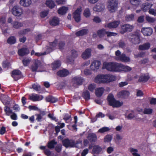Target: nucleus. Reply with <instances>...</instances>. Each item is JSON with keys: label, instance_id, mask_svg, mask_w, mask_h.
<instances>
[{"label": "nucleus", "instance_id": "nucleus-1", "mask_svg": "<svg viewBox=\"0 0 156 156\" xmlns=\"http://www.w3.org/2000/svg\"><path fill=\"white\" fill-rule=\"evenodd\" d=\"M116 77L111 74H99L94 79L95 82L98 83H107L115 80Z\"/></svg>", "mask_w": 156, "mask_h": 156}, {"label": "nucleus", "instance_id": "nucleus-2", "mask_svg": "<svg viewBox=\"0 0 156 156\" xmlns=\"http://www.w3.org/2000/svg\"><path fill=\"white\" fill-rule=\"evenodd\" d=\"M119 63L114 62H105L103 63L102 69L112 72H118Z\"/></svg>", "mask_w": 156, "mask_h": 156}, {"label": "nucleus", "instance_id": "nucleus-3", "mask_svg": "<svg viewBox=\"0 0 156 156\" xmlns=\"http://www.w3.org/2000/svg\"><path fill=\"white\" fill-rule=\"evenodd\" d=\"M108 105L113 108H119L122 106L123 103L122 101L116 100L114 98L113 95L112 93L109 94L107 98Z\"/></svg>", "mask_w": 156, "mask_h": 156}, {"label": "nucleus", "instance_id": "nucleus-4", "mask_svg": "<svg viewBox=\"0 0 156 156\" xmlns=\"http://www.w3.org/2000/svg\"><path fill=\"white\" fill-rule=\"evenodd\" d=\"M129 40L133 44H138L140 43L141 35L140 33L137 31H136L129 35Z\"/></svg>", "mask_w": 156, "mask_h": 156}, {"label": "nucleus", "instance_id": "nucleus-5", "mask_svg": "<svg viewBox=\"0 0 156 156\" xmlns=\"http://www.w3.org/2000/svg\"><path fill=\"white\" fill-rule=\"evenodd\" d=\"M62 143L63 145L66 148L74 147H76V145L78 144L79 141L77 140L75 141L73 139L66 138L62 140Z\"/></svg>", "mask_w": 156, "mask_h": 156}, {"label": "nucleus", "instance_id": "nucleus-6", "mask_svg": "<svg viewBox=\"0 0 156 156\" xmlns=\"http://www.w3.org/2000/svg\"><path fill=\"white\" fill-rule=\"evenodd\" d=\"M118 5L117 0H109L108 5L109 11L111 12H115L117 8Z\"/></svg>", "mask_w": 156, "mask_h": 156}, {"label": "nucleus", "instance_id": "nucleus-7", "mask_svg": "<svg viewBox=\"0 0 156 156\" xmlns=\"http://www.w3.org/2000/svg\"><path fill=\"white\" fill-rule=\"evenodd\" d=\"M23 10L21 7L17 5L14 6L12 9V13L15 16H20L23 13Z\"/></svg>", "mask_w": 156, "mask_h": 156}, {"label": "nucleus", "instance_id": "nucleus-8", "mask_svg": "<svg viewBox=\"0 0 156 156\" xmlns=\"http://www.w3.org/2000/svg\"><path fill=\"white\" fill-rule=\"evenodd\" d=\"M43 98L42 95L35 93L30 94L29 95L28 97V99L34 102L41 101L43 99Z\"/></svg>", "mask_w": 156, "mask_h": 156}, {"label": "nucleus", "instance_id": "nucleus-9", "mask_svg": "<svg viewBox=\"0 0 156 156\" xmlns=\"http://www.w3.org/2000/svg\"><path fill=\"white\" fill-rule=\"evenodd\" d=\"M133 27L129 24H125L122 25L120 32L124 34L126 32H129L132 31Z\"/></svg>", "mask_w": 156, "mask_h": 156}, {"label": "nucleus", "instance_id": "nucleus-10", "mask_svg": "<svg viewBox=\"0 0 156 156\" xmlns=\"http://www.w3.org/2000/svg\"><path fill=\"white\" fill-rule=\"evenodd\" d=\"M101 65V62L98 60H94L91 63L90 68L92 71H97Z\"/></svg>", "mask_w": 156, "mask_h": 156}, {"label": "nucleus", "instance_id": "nucleus-11", "mask_svg": "<svg viewBox=\"0 0 156 156\" xmlns=\"http://www.w3.org/2000/svg\"><path fill=\"white\" fill-rule=\"evenodd\" d=\"M12 76L15 80L17 81L22 77V74L20 70L16 69L12 71Z\"/></svg>", "mask_w": 156, "mask_h": 156}, {"label": "nucleus", "instance_id": "nucleus-12", "mask_svg": "<svg viewBox=\"0 0 156 156\" xmlns=\"http://www.w3.org/2000/svg\"><path fill=\"white\" fill-rule=\"evenodd\" d=\"M81 12V9L77 8L73 13V17L75 21L78 23L81 20L80 14Z\"/></svg>", "mask_w": 156, "mask_h": 156}, {"label": "nucleus", "instance_id": "nucleus-13", "mask_svg": "<svg viewBox=\"0 0 156 156\" xmlns=\"http://www.w3.org/2000/svg\"><path fill=\"white\" fill-rule=\"evenodd\" d=\"M41 64L40 61L35 59L34 60L33 64L31 66V69L32 72H36Z\"/></svg>", "mask_w": 156, "mask_h": 156}, {"label": "nucleus", "instance_id": "nucleus-14", "mask_svg": "<svg viewBox=\"0 0 156 156\" xmlns=\"http://www.w3.org/2000/svg\"><path fill=\"white\" fill-rule=\"evenodd\" d=\"M131 70V68L129 66H124L122 64L119 63L118 72L121 71L128 72Z\"/></svg>", "mask_w": 156, "mask_h": 156}, {"label": "nucleus", "instance_id": "nucleus-15", "mask_svg": "<svg viewBox=\"0 0 156 156\" xmlns=\"http://www.w3.org/2000/svg\"><path fill=\"white\" fill-rule=\"evenodd\" d=\"M120 22L119 20L115 21L107 24V27L109 29L117 28L120 24Z\"/></svg>", "mask_w": 156, "mask_h": 156}, {"label": "nucleus", "instance_id": "nucleus-16", "mask_svg": "<svg viewBox=\"0 0 156 156\" xmlns=\"http://www.w3.org/2000/svg\"><path fill=\"white\" fill-rule=\"evenodd\" d=\"M141 32L144 36H150L153 32V30L150 27L143 28L141 29Z\"/></svg>", "mask_w": 156, "mask_h": 156}, {"label": "nucleus", "instance_id": "nucleus-17", "mask_svg": "<svg viewBox=\"0 0 156 156\" xmlns=\"http://www.w3.org/2000/svg\"><path fill=\"white\" fill-rule=\"evenodd\" d=\"M91 50L88 48L83 52L81 55L82 57L84 59H86L89 58L91 56Z\"/></svg>", "mask_w": 156, "mask_h": 156}, {"label": "nucleus", "instance_id": "nucleus-18", "mask_svg": "<svg viewBox=\"0 0 156 156\" xmlns=\"http://www.w3.org/2000/svg\"><path fill=\"white\" fill-rule=\"evenodd\" d=\"M87 137L89 141L91 143L95 142L97 140V136L96 134L94 133L88 134Z\"/></svg>", "mask_w": 156, "mask_h": 156}, {"label": "nucleus", "instance_id": "nucleus-19", "mask_svg": "<svg viewBox=\"0 0 156 156\" xmlns=\"http://www.w3.org/2000/svg\"><path fill=\"white\" fill-rule=\"evenodd\" d=\"M72 56H68L67 58V60L69 62H73L74 58L77 57L78 55L77 52L75 50H72L71 51Z\"/></svg>", "mask_w": 156, "mask_h": 156}, {"label": "nucleus", "instance_id": "nucleus-20", "mask_svg": "<svg viewBox=\"0 0 156 156\" xmlns=\"http://www.w3.org/2000/svg\"><path fill=\"white\" fill-rule=\"evenodd\" d=\"M152 4L149 3H145L142 4L141 6V10L144 12L147 11L152 7Z\"/></svg>", "mask_w": 156, "mask_h": 156}, {"label": "nucleus", "instance_id": "nucleus-21", "mask_svg": "<svg viewBox=\"0 0 156 156\" xmlns=\"http://www.w3.org/2000/svg\"><path fill=\"white\" fill-rule=\"evenodd\" d=\"M69 74V71L65 69L60 70L57 73L58 76L61 77L66 76Z\"/></svg>", "mask_w": 156, "mask_h": 156}, {"label": "nucleus", "instance_id": "nucleus-22", "mask_svg": "<svg viewBox=\"0 0 156 156\" xmlns=\"http://www.w3.org/2000/svg\"><path fill=\"white\" fill-rule=\"evenodd\" d=\"M29 53V50L26 48H22L18 50V54L21 56L27 55Z\"/></svg>", "mask_w": 156, "mask_h": 156}, {"label": "nucleus", "instance_id": "nucleus-23", "mask_svg": "<svg viewBox=\"0 0 156 156\" xmlns=\"http://www.w3.org/2000/svg\"><path fill=\"white\" fill-rule=\"evenodd\" d=\"M74 84L79 85H82L83 81V79L80 77L76 76L73 79Z\"/></svg>", "mask_w": 156, "mask_h": 156}, {"label": "nucleus", "instance_id": "nucleus-24", "mask_svg": "<svg viewBox=\"0 0 156 156\" xmlns=\"http://www.w3.org/2000/svg\"><path fill=\"white\" fill-rule=\"evenodd\" d=\"M129 92L127 90H121L118 94V96L119 98H126L129 96Z\"/></svg>", "mask_w": 156, "mask_h": 156}, {"label": "nucleus", "instance_id": "nucleus-25", "mask_svg": "<svg viewBox=\"0 0 156 156\" xmlns=\"http://www.w3.org/2000/svg\"><path fill=\"white\" fill-rule=\"evenodd\" d=\"M150 78V77L148 75H143L140 76L138 81L140 83H145L148 81Z\"/></svg>", "mask_w": 156, "mask_h": 156}, {"label": "nucleus", "instance_id": "nucleus-26", "mask_svg": "<svg viewBox=\"0 0 156 156\" xmlns=\"http://www.w3.org/2000/svg\"><path fill=\"white\" fill-rule=\"evenodd\" d=\"M47 102L51 103H55L58 101V98L51 95H49L45 98Z\"/></svg>", "mask_w": 156, "mask_h": 156}, {"label": "nucleus", "instance_id": "nucleus-27", "mask_svg": "<svg viewBox=\"0 0 156 156\" xmlns=\"http://www.w3.org/2000/svg\"><path fill=\"white\" fill-rule=\"evenodd\" d=\"M105 8L103 5L99 4H96L93 8L94 11L95 12H100L103 11Z\"/></svg>", "mask_w": 156, "mask_h": 156}, {"label": "nucleus", "instance_id": "nucleus-28", "mask_svg": "<svg viewBox=\"0 0 156 156\" xmlns=\"http://www.w3.org/2000/svg\"><path fill=\"white\" fill-rule=\"evenodd\" d=\"M59 23V20L58 18L55 16L49 22L50 25L53 26H55L58 25Z\"/></svg>", "mask_w": 156, "mask_h": 156}, {"label": "nucleus", "instance_id": "nucleus-29", "mask_svg": "<svg viewBox=\"0 0 156 156\" xmlns=\"http://www.w3.org/2000/svg\"><path fill=\"white\" fill-rule=\"evenodd\" d=\"M118 60L124 62H129L130 61V59L128 57L126 56L124 54H122L118 57Z\"/></svg>", "mask_w": 156, "mask_h": 156}, {"label": "nucleus", "instance_id": "nucleus-30", "mask_svg": "<svg viewBox=\"0 0 156 156\" xmlns=\"http://www.w3.org/2000/svg\"><path fill=\"white\" fill-rule=\"evenodd\" d=\"M57 42L58 40L56 39H55L52 42H49L50 47L47 48V49H48L51 51H52L56 47Z\"/></svg>", "mask_w": 156, "mask_h": 156}, {"label": "nucleus", "instance_id": "nucleus-31", "mask_svg": "<svg viewBox=\"0 0 156 156\" xmlns=\"http://www.w3.org/2000/svg\"><path fill=\"white\" fill-rule=\"evenodd\" d=\"M150 44L149 43H146L139 46V49L140 50H148L150 47Z\"/></svg>", "mask_w": 156, "mask_h": 156}, {"label": "nucleus", "instance_id": "nucleus-32", "mask_svg": "<svg viewBox=\"0 0 156 156\" xmlns=\"http://www.w3.org/2000/svg\"><path fill=\"white\" fill-rule=\"evenodd\" d=\"M57 144V142L55 139H53L49 142L47 143V147L49 149H54L55 146Z\"/></svg>", "mask_w": 156, "mask_h": 156}, {"label": "nucleus", "instance_id": "nucleus-33", "mask_svg": "<svg viewBox=\"0 0 156 156\" xmlns=\"http://www.w3.org/2000/svg\"><path fill=\"white\" fill-rule=\"evenodd\" d=\"M61 65V62L59 60H57L54 61L52 64V69L55 70L59 68Z\"/></svg>", "mask_w": 156, "mask_h": 156}, {"label": "nucleus", "instance_id": "nucleus-34", "mask_svg": "<svg viewBox=\"0 0 156 156\" xmlns=\"http://www.w3.org/2000/svg\"><path fill=\"white\" fill-rule=\"evenodd\" d=\"M88 32V30L87 29H83L76 32L75 33V35L77 36H83L87 34Z\"/></svg>", "mask_w": 156, "mask_h": 156}, {"label": "nucleus", "instance_id": "nucleus-35", "mask_svg": "<svg viewBox=\"0 0 156 156\" xmlns=\"http://www.w3.org/2000/svg\"><path fill=\"white\" fill-rule=\"evenodd\" d=\"M104 92V88L102 87H99L96 90L95 94L97 97H101Z\"/></svg>", "mask_w": 156, "mask_h": 156}, {"label": "nucleus", "instance_id": "nucleus-36", "mask_svg": "<svg viewBox=\"0 0 156 156\" xmlns=\"http://www.w3.org/2000/svg\"><path fill=\"white\" fill-rule=\"evenodd\" d=\"M68 10V7L62 6L58 9V13L62 15L65 14Z\"/></svg>", "mask_w": 156, "mask_h": 156}, {"label": "nucleus", "instance_id": "nucleus-37", "mask_svg": "<svg viewBox=\"0 0 156 156\" xmlns=\"http://www.w3.org/2000/svg\"><path fill=\"white\" fill-rule=\"evenodd\" d=\"M31 3V0H20V4L24 7L29 6Z\"/></svg>", "mask_w": 156, "mask_h": 156}, {"label": "nucleus", "instance_id": "nucleus-38", "mask_svg": "<svg viewBox=\"0 0 156 156\" xmlns=\"http://www.w3.org/2000/svg\"><path fill=\"white\" fill-rule=\"evenodd\" d=\"M102 151V148L98 145H95L93 147L92 152L94 154H98Z\"/></svg>", "mask_w": 156, "mask_h": 156}, {"label": "nucleus", "instance_id": "nucleus-39", "mask_svg": "<svg viewBox=\"0 0 156 156\" xmlns=\"http://www.w3.org/2000/svg\"><path fill=\"white\" fill-rule=\"evenodd\" d=\"M12 24L13 28L16 29H18L22 27L23 24L22 23L17 21H14Z\"/></svg>", "mask_w": 156, "mask_h": 156}, {"label": "nucleus", "instance_id": "nucleus-40", "mask_svg": "<svg viewBox=\"0 0 156 156\" xmlns=\"http://www.w3.org/2000/svg\"><path fill=\"white\" fill-rule=\"evenodd\" d=\"M82 96L86 101H88L90 99V93L87 90H85L83 92Z\"/></svg>", "mask_w": 156, "mask_h": 156}, {"label": "nucleus", "instance_id": "nucleus-41", "mask_svg": "<svg viewBox=\"0 0 156 156\" xmlns=\"http://www.w3.org/2000/svg\"><path fill=\"white\" fill-rule=\"evenodd\" d=\"M47 6L50 9L53 8L55 6L54 2L52 0H46L45 3Z\"/></svg>", "mask_w": 156, "mask_h": 156}, {"label": "nucleus", "instance_id": "nucleus-42", "mask_svg": "<svg viewBox=\"0 0 156 156\" xmlns=\"http://www.w3.org/2000/svg\"><path fill=\"white\" fill-rule=\"evenodd\" d=\"M30 31V28H27L24 29L23 30H21L18 32V34L19 36L20 37H21L22 36L25 35L27 33Z\"/></svg>", "mask_w": 156, "mask_h": 156}, {"label": "nucleus", "instance_id": "nucleus-43", "mask_svg": "<svg viewBox=\"0 0 156 156\" xmlns=\"http://www.w3.org/2000/svg\"><path fill=\"white\" fill-rule=\"evenodd\" d=\"M4 109L6 115L9 116L10 114L12 113V110L8 106H6L4 107Z\"/></svg>", "mask_w": 156, "mask_h": 156}, {"label": "nucleus", "instance_id": "nucleus-44", "mask_svg": "<svg viewBox=\"0 0 156 156\" xmlns=\"http://www.w3.org/2000/svg\"><path fill=\"white\" fill-rule=\"evenodd\" d=\"M106 32L105 30L103 28L101 30H98L97 31V33L99 37H104L105 35L106 34Z\"/></svg>", "mask_w": 156, "mask_h": 156}, {"label": "nucleus", "instance_id": "nucleus-45", "mask_svg": "<svg viewBox=\"0 0 156 156\" xmlns=\"http://www.w3.org/2000/svg\"><path fill=\"white\" fill-rule=\"evenodd\" d=\"M16 39L14 36L10 37L7 40V42L10 44H12L16 42Z\"/></svg>", "mask_w": 156, "mask_h": 156}, {"label": "nucleus", "instance_id": "nucleus-46", "mask_svg": "<svg viewBox=\"0 0 156 156\" xmlns=\"http://www.w3.org/2000/svg\"><path fill=\"white\" fill-rule=\"evenodd\" d=\"M130 3L135 6H138L141 2V0H130Z\"/></svg>", "mask_w": 156, "mask_h": 156}, {"label": "nucleus", "instance_id": "nucleus-47", "mask_svg": "<svg viewBox=\"0 0 156 156\" xmlns=\"http://www.w3.org/2000/svg\"><path fill=\"white\" fill-rule=\"evenodd\" d=\"M30 61L31 59L28 58H24L22 61L23 66H28Z\"/></svg>", "mask_w": 156, "mask_h": 156}, {"label": "nucleus", "instance_id": "nucleus-48", "mask_svg": "<svg viewBox=\"0 0 156 156\" xmlns=\"http://www.w3.org/2000/svg\"><path fill=\"white\" fill-rule=\"evenodd\" d=\"M112 135L108 134L104 137V142H110L112 140Z\"/></svg>", "mask_w": 156, "mask_h": 156}, {"label": "nucleus", "instance_id": "nucleus-49", "mask_svg": "<svg viewBox=\"0 0 156 156\" xmlns=\"http://www.w3.org/2000/svg\"><path fill=\"white\" fill-rule=\"evenodd\" d=\"M84 16L86 17H88L90 15V12L89 9L88 8L86 9L83 12Z\"/></svg>", "mask_w": 156, "mask_h": 156}, {"label": "nucleus", "instance_id": "nucleus-50", "mask_svg": "<svg viewBox=\"0 0 156 156\" xmlns=\"http://www.w3.org/2000/svg\"><path fill=\"white\" fill-rule=\"evenodd\" d=\"M145 53L144 52H139L137 54H135L134 55V57L136 58H143L144 57L145 55Z\"/></svg>", "mask_w": 156, "mask_h": 156}, {"label": "nucleus", "instance_id": "nucleus-51", "mask_svg": "<svg viewBox=\"0 0 156 156\" xmlns=\"http://www.w3.org/2000/svg\"><path fill=\"white\" fill-rule=\"evenodd\" d=\"M110 130L108 127H103L101 128L98 131V132L101 133H103L105 132H107L109 131Z\"/></svg>", "mask_w": 156, "mask_h": 156}, {"label": "nucleus", "instance_id": "nucleus-52", "mask_svg": "<svg viewBox=\"0 0 156 156\" xmlns=\"http://www.w3.org/2000/svg\"><path fill=\"white\" fill-rule=\"evenodd\" d=\"M153 110L150 108H145L144 109L143 113L145 114H150L152 113Z\"/></svg>", "mask_w": 156, "mask_h": 156}, {"label": "nucleus", "instance_id": "nucleus-53", "mask_svg": "<svg viewBox=\"0 0 156 156\" xmlns=\"http://www.w3.org/2000/svg\"><path fill=\"white\" fill-rule=\"evenodd\" d=\"M58 46L60 49H63L65 45V43L64 41H60L58 43Z\"/></svg>", "mask_w": 156, "mask_h": 156}, {"label": "nucleus", "instance_id": "nucleus-54", "mask_svg": "<svg viewBox=\"0 0 156 156\" xmlns=\"http://www.w3.org/2000/svg\"><path fill=\"white\" fill-rule=\"evenodd\" d=\"M32 87L37 91H39L41 90V87L38 84H34L32 85Z\"/></svg>", "mask_w": 156, "mask_h": 156}, {"label": "nucleus", "instance_id": "nucleus-55", "mask_svg": "<svg viewBox=\"0 0 156 156\" xmlns=\"http://www.w3.org/2000/svg\"><path fill=\"white\" fill-rule=\"evenodd\" d=\"M146 20L150 23H154V22L156 19L155 18L150 17L149 16H147L146 17Z\"/></svg>", "mask_w": 156, "mask_h": 156}, {"label": "nucleus", "instance_id": "nucleus-56", "mask_svg": "<svg viewBox=\"0 0 156 156\" xmlns=\"http://www.w3.org/2000/svg\"><path fill=\"white\" fill-rule=\"evenodd\" d=\"M149 103L151 105H156V98L149 97Z\"/></svg>", "mask_w": 156, "mask_h": 156}, {"label": "nucleus", "instance_id": "nucleus-57", "mask_svg": "<svg viewBox=\"0 0 156 156\" xmlns=\"http://www.w3.org/2000/svg\"><path fill=\"white\" fill-rule=\"evenodd\" d=\"M134 18V15L133 14H131L127 16L126 18V20L127 21H130L133 20Z\"/></svg>", "mask_w": 156, "mask_h": 156}, {"label": "nucleus", "instance_id": "nucleus-58", "mask_svg": "<svg viewBox=\"0 0 156 156\" xmlns=\"http://www.w3.org/2000/svg\"><path fill=\"white\" fill-rule=\"evenodd\" d=\"M48 13V12L47 11H43L40 13V16L41 18H44L47 16Z\"/></svg>", "mask_w": 156, "mask_h": 156}, {"label": "nucleus", "instance_id": "nucleus-59", "mask_svg": "<svg viewBox=\"0 0 156 156\" xmlns=\"http://www.w3.org/2000/svg\"><path fill=\"white\" fill-rule=\"evenodd\" d=\"M95 87V85L93 83V84H90V85H89L88 86V90L92 92L94 90Z\"/></svg>", "mask_w": 156, "mask_h": 156}, {"label": "nucleus", "instance_id": "nucleus-60", "mask_svg": "<svg viewBox=\"0 0 156 156\" xmlns=\"http://www.w3.org/2000/svg\"><path fill=\"white\" fill-rule=\"evenodd\" d=\"M62 149V146L61 144H58L55 147V150L58 153H60Z\"/></svg>", "mask_w": 156, "mask_h": 156}, {"label": "nucleus", "instance_id": "nucleus-61", "mask_svg": "<svg viewBox=\"0 0 156 156\" xmlns=\"http://www.w3.org/2000/svg\"><path fill=\"white\" fill-rule=\"evenodd\" d=\"M6 22V19L4 17H2L0 18V25L1 27V25L4 24Z\"/></svg>", "mask_w": 156, "mask_h": 156}, {"label": "nucleus", "instance_id": "nucleus-62", "mask_svg": "<svg viewBox=\"0 0 156 156\" xmlns=\"http://www.w3.org/2000/svg\"><path fill=\"white\" fill-rule=\"evenodd\" d=\"M71 118V115L68 113L65 114L63 118V119L66 122L69 119Z\"/></svg>", "mask_w": 156, "mask_h": 156}, {"label": "nucleus", "instance_id": "nucleus-63", "mask_svg": "<svg viewBox=\"0 0 156 156\" xmlns=\"http://www.w3.org/2000/svg\"><path fill=\"white\" fill-rule=\"evenodd\" d=\"M13 109L16 112H19L20 109V108L19 106L17 104L14 105L12 107Z\"/></svg>", "mask_w": 156, "mask_h": 156}, {"label": "nucleus", "instance_id": "nucleus-64", "mask_svg": "<svg viewBox=\"0 0 156 156\" xmlns=\"http://www.w3.org/2000/svg\"><path fill=\"white\" fill-rule=\"evenodd\" d=\"M149 14L152 15L154 16H156V9L155 10L153 9H151L148 11Z\"/></svg>", "mask_w": 156, "mask_h": 156}]
</instances>
